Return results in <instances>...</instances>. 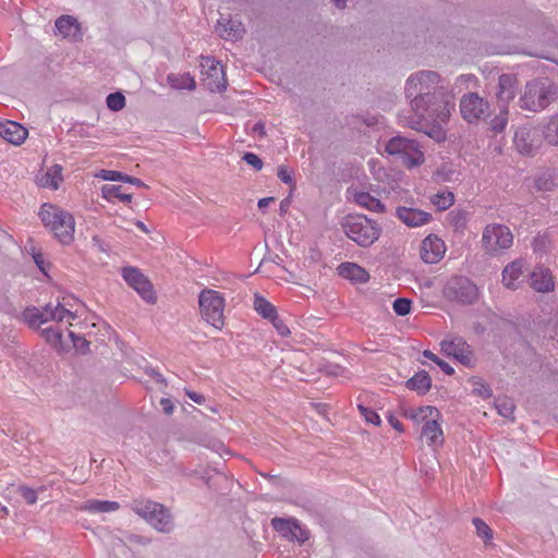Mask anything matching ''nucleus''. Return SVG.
I'll return each instance as SVG.
<instances>
[{"instance_id": "obj_43", "label": "nucleus", "mask_w": 558, "mask_h": 558, "mask_svg": "<svg viewBox=\"0 0 558 558\" xmlns=\"http://www.w3.org/2000/svg\"><path fill=\"white\" fill-rule=\"evenodd\" d=\"M107 106L113 111H119L125 106V97L119 92L109 94L107 97Z\"/></svg>"}, {"instance_id": "obj_46", "label": "nucleus", "mask_w": 558, "mask_h": 558, "mask_svg": "<svg viewBox=\"0 0 558 558\" xmlns=\"http://www.w3.org/2000/svg\"><path fill=\"white\" fill-rule=\"evenodd\" d=\"M368 167L375 180L384 182L387 177L386 170L380 166V161L378 159H369Z\"/></svg>"}, {"instance_id": "obj_19", "label": "nucleus", "mask_w": 558, "mask_h": 558, "mask_svg": "<svg viewBox=\"0 0 558 558\" xmlns=\"http://www.w3.org/2000/svg\"><path fill=\"white\" fill-rule=\"evenodd\" d=\"M524 266L525 262L522 258L514 259L506 265L501 272V282L507 289L517 290L521 287L523 282Z\"/></svg>"}, {"instance_id": "obj_37", "label": "nucleus", "mask_w": 558, "mask_h": 558, "mask_svg": "<svg viewBox=\"0 0 558 558\" xmlns=\"http://www.w3.org/2000/svg\"><path fill=\"white\" fill-rule=\"evenodd\" d=\"M508 107L506 105H499V112L489 122L492 131L495 133L504 132L508 124Z\"/></svg>"}, {"instance_id": "obj_60", "label": "nucleus", "mask_w": 558, "mask_h": 558, "mask_svg": "<svg viewBox=\"0 0 558 558\" xmlns=\"http://www.w3.org/2000/svg\"><path fill=\"white\" fill-rule=\"evenodd\" d=\"M423 355L425 357L429 359L430 361L435 362V363H436V361L439 360V357L436 354H434L432 351H429V350H425L423 352Z\"/></svg>"}, {"instance_id": "obj_32", "label": "nucleus", "mask_w": 558, "mask_h": 558, "mask_svg": "<svg viewBox=\"0 0 558 558\" xmlns=\"http://www.w3.org/2000/svg\"><path fill=\"white\" fill-rule=\"evenodd\" d=\"M544 140L553 146H558V113L553 114L541 128Z\"/></svg>"}, {"instance_id": "obj_55", "label": "nucleus", "mask_w": 558, "mask_h": 558, "mask_svg": "<svg viewBox=\"0 0 558 558\" xmlns=\"http://www.w3.org/2000/svg\"><path fill=\"white\" fill-rule=\"evenodd\" d=\"M292 175L288 172L287 169L281 167V182L292 185Z\"/></svg>"}, {"instance_id": "obj_7", "label": "nucleus", "mask_w": 558, "mask_h": 558, "mask_svg": "<svg viewBox=\"0 0 558 558\" xmlns=\"http://www.w3.org/2000/svg\"><path fill=\"white\" fill-rule=\"evenodd\" d=\"M23 318L29 327L39 328L48 322L72 326V322L76 318V315L58 303L56 306L47 305L43 310L37 307L26 308L23 312Z\"/></svg>"}, {"instance_id": "obj_31", "label": "nucleus", "mask_w": 558, "mask_h": 558, "mask_svg": "<svg viewBox=\"0 0 558 558\" xmlns=\"http://www.w3.org/2000/svg\"><path fill=\"white\" fill-rule=\"evenodd\" d=\"M405 386L410 390H414L421 395H425L432 386V379L425 372H418L413 377L407 380Z\"/></svg>"}, {"instance_id": "obj_5", "label": "nucleus", "mask_w": 558, "mask_h": 558, "mask_svg": "<svg viewBox=\"0 0 558 558\" xmlns=\"http://www.w3.org/2000/svg\"><path fill=\"white\" fill-rule=\"evenodd\" d=\"M345 235L362 247H368L380 236V226L364 215H349L343 219Z\"/></svg>"}, {"instance_id": "obj_13", "label": "nucleus", "mask_w": 558, "mask_h": 558, "mask_svg": "<svg viewBox=\"0 0 558 558\" xmlns=\"http://www.w3.org/2000/svg\"><path fill=\"white\" fill-rule=\"evenodd\" d=\"M460 113L468 123H476L489 113V102L476 93L464 94L459 104Z\"/></svg>"}, {"instance_id": "obj_33", "label": "nucleus", "mask_w": 558, "mask_h": 558, "mask_svg": "<svg viewBox=\"0 0 558 558\" xmlns=\"http://www.w3.org/2000/svg\"><path fill=\"white\" fill-rule=\"evenodd\" d=\"M101 195L105 199L111 203H116L117 201L122 203H131L133 199L132 194L124 193L120 185H104L101 189Z\"/></svg>"}, {"instance_id": "obj_23", "label": "nucleus", "mask_w": 558, "mask_h": 558, "mask_svg": "<svg viewBox=\"0 0 558 558\" xmlns=\"http://www.w3.org/2000/svg\"><path fill=\"white\" fill-rule=\"evenodd\" d=\"M27 135L28 131L17 122L10 120L0 122V136L11 144L21 145Z\"/></svg>"}, {"instance_id": "obj_57", "label": "nucleus", "mask_w": 558, "mask_h": 558, "mask_svg": "<svg viewBox=\"0 0 558 558\" xmlns=\"http://www.w3.org/2000/svg\"><path fill=\"white\" fill-rule=\"evenodd\" d=\"M34 260H35L36 265L39 267V269L43 272H46L45 266H44V260H43V255L41 254H35L34 255Z\"/></svg>"}, {"instance_id": "obj_10", "label": "nucleus", "mask_w": 558, "mask_h": 558, "mask_svg": "<svg viewBox=\"0 0 558 558\" xmlns=\"http://www.w3.org/2000/svg\"><path fill=\"white\" fill-rule=\"evenodd\" d=\"M132 510L158 531L168 532L171 529V517L158 502L146 499L135 500L132 504Z\"/></svg>"}, {"instance_id": "obj_63", "label": "nucleus", "mask_w": 558, "mask_h": 558, "mask_svg": "<svg viewBox=\"0 0 558 558\" xmlns=\"http://www.w3.org/2000/svg\"><path fill=\"white\" fill-rule=\"evenodd\" d=\"M290 333V330L287 326L281 324V337H284Z\"/></svg>"}, {"instance_id": "obj_56", "label": "nucleus", "mask_w": 558, "mask_h": 558, "mask_svg": "<svg viewBox=\"0 0 558 558\" xmlns=\"http://www.w3.org/2000/svg\"><path fill=\"white\" fill-rule=\"evenodd\" d=\"M161 405H162V408H163L166 413H168V414L172 413L173 404H172V402L169 399H162L161 400Z\"/></svg>"}, {"instance_id": "obj_8", "label": "nucleus", "mask_w": 558, "mask_h": 558, "mask_svg": "<svg viewBox=\"0 0 558 558\" xmlns=\"http://www.w3.org/2000/svg\"><path fill=\"white\" fill-rule=\"evenodd\" d=\"M556 87L542 81H532L525 85L524 93L519 99L524 110L541 111L554 100Z\"/></svg>"}, {"instance_id": "obj_22", "label": "nucleus", "mask_w": 558, "mask_h": 558, "mask_svg": "<svg viewBox=\"0 0 558 558\" xmlns=\"http://www.w3.org/2000/svg\"><path fill=\"white\" fill-rule=\"evenodd\" d=\"M530 286L533 290L547 293L555 289V281L549 268L537 266L530 274Z\"/></svg>"}, {"instance_id": "obj_64", "label": "nucleus", "mask_w": 558, "mask_h": 558, "mask_svg": "<svg viewBox=\"0 0 558 558\" xmlns=\"http://www.w3.org/2000/svg\"><path fill=\"white\" fill-rule=\"evenodd\" d=\"M136 226L144 232L147 231L146 226L142 221H137Z\"/></svg>"}, {"instance_id": "obj_1", "label": "nucleus", "mask_w": 558, "mask_h": 558, "mask_svg": "<svg viewBox=\"0 0 558 558\" xmlns=\"http://www.w3.org/2000/svg\"><path fill=\"white\" fill-rule=\"evenodd\" d=\"M454 104L446 100L437 107L427 108L421 112H413L409 117L400 119L402 125L426 134L428 137L440 143L446 140L445 125L449 121Z\"/></svg>"}, {"instance_id": "obj_45", "label": "nucleus", "mask_w": 558, "mask_h": 558, "mask_svg": "<svg viewBox=\"0 0 558 558\" xmlns=\"http://www.w3.org/2000/svg\"><path fill=\"white\" fill-rule=\"evenodd\" d=\"M392 308L397 315L405 316L411 312V301L405 298L396 299Z\"/></svg>"}, {"instance_id": "obj_4", "label": "nucleus", "mask_w": 558, "mask_h": 558, "mask_svg": "<svg viewBox=\"0 0 558 558\" xmlns=\"http://www.w3.org/2000/svg\"><path fill=\"white\" fill-rule=\"evenodd\" d=\"M407 417L414 424L422 425L421 437L425 438L428 446L439 447L444 444V432L440 426L441 414L432 405H424L407 412Z\"/></svg>"}, {"instance_id": "obj_35", "label": "nucleus", "mask_w": 558, "mask_h": 558, "mask_svg": "<svg viewBox=\"0 0 558 558\" xmlns=\"http://www.w3.org/2000/svg\"><path fill=\"white\" fill-rule=\"evenodd\" d=\"M120 505L117 501L92 500L88 501L83 509L89 512H112L117 511Z\"/></svg>"}, {"instance_id": "obj_52", "label": "nucleus", "mask_w": 558, "mask_h": 558, "mask_svg": "<svg viewBox=\"0 0 558 558\" xmlns=\"http://www.w3.org/2000/svg\"><path fill=\"white\" fill-rule=\"evenodd\" d=\"M436 364L447 374V375H452L454 373V369L453 367H451L447 362L442 361V360H438L436 361Z\"/></svg>"}, {"instance_id": "obj_18", "label": "nucleus", "mask_w": 558, "mask_h": 558, "mask_svg": "<svg viewBox=\"0 0 558 558\" xmlns=\"http://www.w3.org/2000/svg\"><path fill=\"white\" fill-rule=\"evenodd\" d=\"M446 246L441 239L428 235L422 241L421 257L426 264H436L445 255Z\"/></svg>"}, {"instance_id": "obj_36", "label": "nucleus", "mask_w": 558, "mask_h": 558, "mask_svg": "<svg viewBox=\"0 0 558 558\" xmlns=\"http://www.w3.org/2000/svg\"><path fill=\"white\" fill-rule=\"evenodd\" d=\"M534 184L542 192L551 191L556 186L554 175L549 170L538 172L534 178Z\"/></svg>"}, {"instance_id": "obj_61", "label": "nucleus", "mask_w": 558, "mask_h": 558, "mask_svg": "<svg viewBox=\"0 0 558 558\" xmlns=\"http://www.w3.org/2000/svg\"><path fill=\"white\" fill-rule=\"evenodd\" d=\"M331 1L339 9H343L345 7V0H331Z\"/></svg>"}, {"instance_id": "obj_27", "label": "nucleus", "mask_w": 558, "mask_h": 558, "mask_svg": "<svg viewBox=\"0 0 558 558\" xmlns=\"http://www.w3.org/2000/svg\"><path fill=\"white\" fill-rule=\"evenodd\" d=\"M498 100L500 105H508L515 97V78L509 74H502L498 82Z\"/></svg>"}, {"instance_id": "obj_62", "label": "nucleus", "mask_w": 558, "mask_h": 558, "mask_svg": "<svg viewBox=\"0 0 558 558\" xmlns=\"http://www.w3.org/2000/svg\"><path fill=\"white\" fill-rule=\"evenodd\" d=\"M271 525L274 526L275 530H279V518H272Z\"/></svg>"}, {"instance_id": "obj_53", "label": "nucleus", "mask_w": 558, "mask_h": 558, "mask_svg": "<svg viewBox=\"0 0 558 558\" xmlns=\"http://www.w3.org/2000/svg\"><path fill=\"white\" fill-rule=\"evenodd\" d=\"M123 181L124 182H129L131 184H134V185H136L138 187H146V184L143 181H141L140 179L134 178V177H130V175L124 174V180Z\"/></svg>"}, {"instance_id": "obj_58", "label": "nucleus", "mask_w": 558, "mask_h": 558, "mask_svg": "<svg viewBox=\"0 0 558 558\" xmlns=\"http://www.w3.org/2000/svg\"><path fill=\"white\" fill-rule=\"evenodd\" d=\"M458 81L461 83H469L475 81V76L472 74L460 75Z\"/></svg>"}, {"instance_id": "obj_16", "label": "nucleus", "mask_w": 558, "mask_h": 558, "mask_svg": "<svg viewBox=\"0 0 558 558\" xmlns=\"http://www.w3.org/2000/svg\"><path fill=\"white\" fill-rule=\"evenodd\" d=\"M441 351L457 359L461 364L470 366L473 363V353L470 344L462 337L442 340Z\"/></svg>"}, {"instance_id": "obj_6", "label": "nucleus", "mask_w": 558, "mask_h": 558, "mask_svg": "<svg viewBox=\"0 0 558 558\" xmlns=\"http://www.w3.org/2000/svg\"><path fill=\"white\" fill-rule=\"evenodd\" d=\"M384 151L410 169L421 166L425 161L420 144L415 140L402 135H396L388 140L384 144Z\"/></svg>"}, {"instance_id": "obj_15", "label": "nucleus", "mask_w": 558, "mask_h": 558, "mask_svg": "<svg viewBox=\"0 0 558 558\" xmlns=\"http://www.w3.org/2000/svg\"><path fill=\"white\" fill-rule=\"evenodd\" d=\"M123 279L133 288L145 301L154 303L156 295L153 284L146 276H144L137 268L125 267L122 270Z\"/></svg>"}, {"instance_id": "obj_34", "label": "nucleus", "mask_w": 558, "mask_h": 558, "mask_svg": "<svg viewBox=\"0 0 558 558\" xmlns=\"http://www.w3.org/2000/svg\"><path fill=\"white\" fill-rule=\"evenodd\" d=\"M171 87L177 89H194L196 86L194 77L190 73L169 74L167 77Z\"/></svg>"}, {"instance_id": "obj_47", "label": "nucleus", "mask_w": 558, "mask_h": 558, "mask_svg": "<svg viewBox=\"0 0 558 558\" xmlns=\"http://www.w3.org/2000/svg\"><path fill=\"white\" fill-rule=\"evenodd\" d=\"M17 492L28 505L36 504L38 496L34 488L23 485L19 487Z\"/></svg>"}, {"instance_id": "obj_26", "label": "nucleus", "mask_w": 558, "mask_h": 558, "mask_svg": "<svg viewBox=\"0 0 558 558\" xmlns=\"http://www.w3.org/2000/svg\"><path fill=\"white\" fill-rule=\"evenodd\" d=\"M338 275L344 279L364 283L369 280L368 272L357 264L354 263H342L337 268Z\"/></svg>"}, {"instance_id": "obj_24", "label": "nucleus", "mask_w": 558, "mask_h": 558, "mask_svg": "<svg viewBox=\"0 0 558 558\" xmlns=\"http://www.w3.org/2000/svg\"><path fill=\"white\" fill-rule=\"evenodd\" d=\"M216 32L226 40H238L243 37L245 28L240 21L233 19H220Z\"/></svg>"}, {"instance_id": "obj_59", "label": "nucleus", "mask_w": 558, "mask_h": 558, "mask_svg": "<svg viewBox=\"0 0 558 558\" xmlns=\"http://www.w3.org/2000/svg\"><path fill=\"white\" fill-rule=\"evenodd\" d=\"M275 202V197H266V198H262L259 199L258 202V207L259 208H265L268 206L269 203H272Z\"/></svg>"}, {"instance_id": "obj_12", "label": "nucleus", "mask_w": 558, "mask_h": 558, "mask_svg": "<svg viewBox=\"0 0 558 558\" xmlns=\"http://www.w3.org/2000/svg\"><path fill=\"white\" fill-rule=\"evenodd\" d=\"M445 295L461 304H473L480 296L477 286L469 278L454 276L445 286Z\"/></svg>"}, {"instance_id": "obj_42", "label": "nucleus", "mask_w": 558, "mask_h": 558, "mask_svg": "<svg viewBox=\"0 0 558 558\" xmlns=\"http://www.w3.org/2000/svg\"><path fill=\"white\" fill-rule=\"evenodd\" d=\"M359 412L361 416L367 422L368 424H372L374 426H379L381 423V420L379 415L371 408L365 407L363 404L357 405Z\"/></svg>"}, {"instance_id": "obj_39", "label": "nucleus", "mask_w": 558, "mask_h": 558, "mask_svg": "<svg viewBox=\"0 0 558 558\" xmlns=\"http://www.w3.org/2000/svg\"><path fill=\"white\" fill-rule=\"evenodd\" d=\"M469 383L472 387L473 393L482 397L483 399H487V398L492 397V389H490L489 385L481 377H472L469 380Z\"/></svg>"}, {"instance_id": "obj_28", "label": "nucleus", "mask_w": 558, "mask_h": 558, "mask_svg": "<svg viewBox=\"0 0 558 558\" xmlns=\"http://www.w3.org/2000/svg\"><path fill=\"white\" fill-rule=\"evenodd\" d=\"M253 307L259 316H262L264 319L271 322L272 325L277 327V308L274 304H271L260 294L255 293Z\"/></svg>"}, {"instance_id": "obj_11", "label": "nucleus", "mask_w": 558, "mask_h": 558, "mask_svg": "<svg viewBox=\"0 0 558 558\" xmlns=\"http://www.w3.org/2000/svg\"><path fill=\"white\" fill-rule=\"evenodd\" d=\"M513 243V235L507 226L499 223L487 225L482 234V246L492 256L509 248Z\"/></svg>"}, {"instance_id": "obj_14", "label": "nucleus", "mask_w": 558, "mask_h": 558, "mask_svg": "<svg viewBox=\"0 0 558 558\" xmlns=\"http://www.w3.org/2000/svg\"><path fill=\"white\" fill-rule=\"evenodd\" d=\"M203 81L210 92H222L227 87V78L222 65L213 58H203Z\"/></svg>"}, {"instance_id": "obj_20", "label": "nucleus", "mask_w": 558, "mask_h": 558, "mask_svg": "<svg viewBox=\"0 0 558 558\" xmlns=\"http://www.w3.org/2000/svg\"><path fill=\"white\" fill-rule=\"evenodd\" d=\"M396 216L408 227L417 228L426 225L432 219V215L418 208L399 206L396 209Z\"/></svg>"}, {"instance_id": "obj_9", "label": "nucleus", "mask_w": 558, "mask_h": 558, "mask_svg": "<svg viewBox=\"0 0 558 558\" xmlns=\"http://www.w3.org/2000/svg\"><path fill=\"white\" fill-rule=\"evenodd\" d=\"M198 305L203 319L221 330L225 325V298L216 290L204 289L198 296Z\"/></svg>"}, {"instance_id": "obj_29", "label": "nucleus", "mask_w": 558, "mask_h": 558, "mask_svg": "<svg viewBox=\"0 0 558 558\" xmlns=\"http://www.w3.org/2000/svg\"><path fill=\"white\" fill-rule=\"evenodd\" d=\"M56 28L64 38H76L80 36V24L71 15H62L56 21Z\"/></svg>"}, {"instance_id": "obj_30", "label": "nucleus", "mask_w": 558, "mask_h": 558, "mask_svg": "<svg viewBox=\"0 0 558 558\" xmlns=\"http://www.w3.org/2000/svg\"><path fill=\"white\" fill-rule=\"evenodd\" d=\"M62 167L53 165L39 178V185L50 190H58L63 182Z\"/></svg>"}, {"instance_id": "obj_48", "label": "nucleus", "mask_w": 558, "mask_h": 558, "mask_svg": "<svg viewBox=\"0 0 558 558\" xmlns=\"http://www.w3.org/2000/svg\"><path fill=\"white\" fill-rule=\"evenodd\" d=\"M97 178H100L106 181H123L124 174L114 170H100L97 174Z\"/></svg>"}, {"instance_id": "obj_54", "label": "nucleus", "mask_w": 558, "mask_h": 558, "mask_svg": "<svg viewBox=\"0 0 558 558\" xmlns=\"http://www.w3.org/2000/svg\"><path fill=\"white\" fill-rule=\"evenodd\" d=\"M252 134L253 135H258L260 137H263L266 133H265V125L263 123H256L253 128H252Z\"/></svg>"}, {"instance_id": "obj_51", "label": "nucleus", "mask_w": 558, "mask_h": 558, "mask_svg": "<svg viewBox=\"0 0 558 558\" xmlns=\"http://www.w3.org/2000/svg\"><path fill=\"white\" fill-rule=\"evenodd\" d=\"M185 393L192 401H194L197 404H203L206 401V398L198 392L186 390Z\"/></svg>"}, {"instance_id": "obj_44", "label": "nucleus", "mask_w": 558, "mask_h": 558, "mask_svg": "<svg viewBox=\"0 0 558 558\" xmlns=\"http://www.w3.org/2000/svg\"><path fill=\"white\" fill-rule=\"evenodd\" d=\"M43 336L45 337L46 341L50 344L57 347L61 343L62 339V332L58 328L53 327H47L43 329Z\"/></svg>"}, {"instance_id": "obj_49", "label": "nucleus", "mask_w": 558, "mask_h": 558, "mask_svg": "<svg viewBox=\"0 0 558 558\" xmlns=\"http://www.w3.org/2000/svg\"><path fill=\"white\" fill-rule=\"evenodd\" d=\"M243 160L247 165L252 166L255 170H260L263 168L262 159L254 153H245Z\"/></svg>"}, {"instance_id": "obj_40", "label": "nucleus", "mask_w": 558, "mask_h": 558, "mask_svg": "<svg viewBox=\"0 0 558 558\" xmlns=\"http://www.w3.org/2000/svg\"><path fill=\"white\" fill-rule=\"evenodd\" d=\"M496 409L501 416L510 418L513 416L514 403L509 398L498 399L496 400Z\"/></svg>"}, {"instance_id": "obj_41", "label": "nucleus", "mask_w": 558, "mask_h": 558, "mask_svg": "<svg viewBox=\"0 0 558 558\" xmlns=\"http://www.w3.org/2000/svg\"><path fill=\"white\" fill-rule=\"evenodd\" d=\"M473 524L475 526L477 536L485 543L493 538V530L482 519L474 518Z\"/></svg>"}, {"instance_id": "obj_3", "label": "nucleus", "mask_w": 558, "mask_h": 558, "mask_svg": "<svg viewBox=\"0 0 558 558\" xmlns=\"http://www.w3.org/2000/svg\"><path fill=\"white\" fill-rule=\"evenodd\" d=\"M39 218L53 236L62 244L69 245L74 241V216L54 204H43L39 209Z\"/></svg>"}, {"instance_id": "obj_21", "label": "nucleus", "mask_w": 558, "mask_h": 558, "mask_svg": "<svg viewBox=\"0 0 558 558\" xmlns=\"http://www.w3.org/2000/svg\"><path fill=\"white\" fill-rule=\"evenodd\" d=\"M281 537L291 542L303 544L310 537V531L303 526L296 519L281 518Z\"/></svg>"}, {"instance_id": "obj_38", "label": "nucleus", "mask_w": 558, "mask_h": 558, "mask_svg": "<svg viewBox=\"0 0 558 558\" xmlns=\"http://www.w3.org/2000/svg\"><path fill=\"white\" fill-rule=\"evenodd\" d=\"M430 202L439 210H446L454 203V195L449 191L439 192L430 197Z\"/></svg>"}, {"instance_id": "obj_50", "label": "nucleus", "mask_w": 558, "mask_h": 558, "mask_svg": "<svg viewBox=\"0 0 558 558\" xmlns=\"http://www.w3.org/2000/svg\"><path fill=\"white\" fill-rule=\"evenodd\" d=\"M387 420H388V423L390 424V426L393 429L398 430L399 433H403L404 432L402 423L393 414L390 413L387 416Z\"/></svg>"}, {"instance_id": "obj_25", "label": "nucleus", "mask_w": 558, "mask_h": 558, "mask_svg": "<svg viewBox=\"0 0 558 558\" xmlns=\"http://www.w3.org/2000/svg\"><path fill=\"white\" fill-rule=\"evenodd\" d=\"M348 194H350L353 201L361 207L375 213L385 211V205L368 192L360 191L354 186H350L348 189Z\"/></svg>"}, {"instance_id": "obj_2", "label": "nucleus", "mask_w": 558, "mask_h": 558, "mask_svg": "<svg viewBox=\"0 0 558 558\" xmlns=\"http://www.w3.org/2000/svg\"><path fill=\"white\" fill-rule=\"evenodd\" d=\"M439 84L440 75L434 71H418L407 78L404 93L410 99L412 112H421L438 106L436 90Z\"/></svg>"}, {"instance_id": "obj_17", "label": "nucleus", "mask_w": 558, "mask_h": 558, "mask_svg": "<svg viewBox=\"0 0 558 558\" xmlns=\"http://www.w3.org/2000/svg\"><path fill=\"white\" fill-rule=\"evenodd\" d=\"M513 143L518 151L522 155H532L539 146L537 130L522 126L514 133Z\"/></svg>"}]
</instances>
